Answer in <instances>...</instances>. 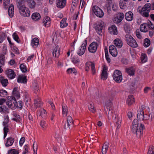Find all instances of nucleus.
<instances>
[{"label":"nucleus","instance_id":"6e6d98bb","mask_svg":"<svg viewBox=\"0 0 154 154\" xmlns=\"http://www.w3.org/2000/svg\"><path fill=\"white\" fill-rule=\"evenodd\" d=\"M14 116V118L13 119V120H14L16 122H19L20 119V116L16 113H14L13 114Z\"/></svg>","mask_w":154,"mask_h":154},{"label":"nucleus","instance_id":"5fc2aeb1","mask_svg":"<svg viewBox=\"0 0 154 154\" xmlns=\"http://www.w3.org/2000/svg\"><path fill=\"white\" fill-rule=\"evenodd\" d=\"M150 44V40L147 38H146L144 41L143 45L145 47H147L149 46Z\"/></svg>","mask_w":154,"mask_h":154},{"label":"nucleus","instance_id":"69168bd1","mask_svg":"<svg viewBox=\"0 0 154 154\" xmlns=\"http://www.w3.org/2000/svg\"><path fill=\"white\" fill-rule=\"evenodd\" d=\"M9 4L10 0H3V4L5 8H7Z\"/></svg>","mask_w":154,"mask_h":154},{"label":"nucleus","instance_id":"72a5a7b5","mask_svg":"<svg viewBox=\"0 0 154 154\" xmlns=\"http://www.w3.org/2000/svg\"><path fill=\"white\" fill-rule=\"evenodd\" d=\"M126 72L130 75H133L134 74L135 69L132 67L126 68Z\"/></svg>","mask_w":154,"mask_h":154},{"label":"nucleus","instance_id":"9b49d317","mask_svg":"<svg viewBox=\"0 0 154 154\" xmlns=\"http://www.w3.org/2000/svg\"><path fill=\"white\" fill-rule=\"evenodd\" d=\"M124 17V14L122 13H119L116 14V24L118 26L121 25Z\"/></svg>","mask_w":154,"mask_h":154},{"label":"nucleus","instance_id":"2f4dec72","mask_svg":"<svg viewBox=\"0 0 154 154\" xmlns=\"http://www.w3.org/2000/svg\"><path fill=\"white\" fill-rule=\"evenodd\" d=\"M109 146V143L107 142H105L103 146L102 149V154H106L107 151L108 150Z\"/></svg>","mask_w":154,"mask_h":154},{"label":"nucleus","instance_id":"ea45409f","mask_svg":"<svg viewBox=\"0 0 154 154\" xmlns=\"http://www.w3.org/2000/svg\"><path fill=\"white\" fill-rule=\"evenodd\" d=\"M109 32L111 34L115 35L116 34V26L112 25L109 27L108 29Z\"/></svg>","mask_w":154,"mask_h":154},{"label":"nucleus","instance_id":"f257e3e1","mask_svg":"<svg viewBox=\"0 0 154 154\" xmlns=\"http://www.w3.org/2000/svg\"><path fill=\"white\" fill-rule=\"evenodd\" d=\"M144 129V125L141 123H140L139 126L138 121L137 119H135L133 120L132 123L131 131L137 137H141L143 135V130Z\"/></svg>","mask_w":154,"mask_h":154},{"label":"nucleus","instance_id":"a211bd4d","mask_svg":"<svg viewBox=\"0 0 154 154\" xmlns=\"http://www.w3.org/2000/svg\"><path fill=\"white\" fill-rule=\"evenodd\" d=\"M51 23L50 18L48 16L45 17L43 20V24L45 27H48L50 25Z\"/></svg>","mask_w":154,"mask_h":154},{"label":"nucleus","instance_id":"603ef678","mask_svg":"<svg viewBox=\"0 0 154 154\" xmlns=\"http://www.w3.org/2000/svg\"><path fill=\"white\" fill-rule=\"evenodd\" d=\"M12 36L14 39L17 43H19L20 42V40L16 32H14Z\"/></svg>","mask_w":154,"mask_h":154},{"label":"nucleus","instance_id":"052dcab7","mask_svg":"<svg viewBox=\"0 0 154 154\" xmlns=\"http://www.w3.org/2000/svg\"><path fill=\"white\" fill-rule=\"evenodd\" d=\"M7 95V93L6 91L4 90H0V96L4 97Z\"/></svg>","mask_w":154,"mask_h":154},{"label":"nucleus","instance_id":"aec40b11","mask_svg":"<svg viewBox=\"0 0 154 154\" xmlns=\"http://www.w3.org/2000/svg\"><path fill=\"white\" fill-rule=\"evenodd\" d=\"M18 88H14L13 91V95L14 97H12V98H13L15 99H16V98H19L20 97V94Z\"/></svg>","mask_w":154,"mask_h":154},{"label":"nucleus","instance_id":"864d4df0","mask_svg":"<svg viewBox=\"0 0 154 154\" xmlns=\"http://www.w3.org/2000/svg\"><path fill=\"white\" fill-rule=\"evenodd\" d=\"M141 61L143 63H145L147 61V57L145 54H142L141 57Z\"/></svg>","mask_w":154,"mask_h":154},{"label":"nucleus","instance_id":"0eeeda50","mask_svg":"<svg viewBox=\"0 0 154 154\" xmlns=\"http://www.w3.org/2000/svg\"><path fill=\"white\" fill-rule=\"evenodd\" d=\"M87 44V40L85 39L82 43L78 51L77 54L79 55H82L85 52Z\"/></svg>","mask_w":154,"mask_h":154},{"label":"nucleus","instance_id":"4c0bfd02","mask_svg":"<svg viewBox=\"0 0 154 154\" xmlns=\"http://www.w3.org/2000/svg\"><path fill=\"white\" fill-rule=\"evenodd\" d=\"M5 53H1L0 54V65L4 66L5 64Z\"/></svg>","mask_w":154,"mask_h":154},{"label":"nucleus","instance_id":"49530a36","mask_svg":"<svg viewBox=\"0 0 154 154\" xmlns=\"http://www.w3.org/2000/svg\"><path fill=\"white\" fill-rule=\"evenodd\" d=\"M88 109L92 113H94L96 112V109L94 105V104L90 103L88 106Z\"/></svg>","mask_w":154,"mask_h":154},{"label":"nucleus","instance_id":"473e14b6","mask_svg":"<svg viewBox=\"0 0 154 154\" xmlns=\"http://www.w3.org/2000/svg\"><path fill=\"white\" fill-rule=\"evenodd\" d=\"M38 115L41 116L42 118L45 117L46 115V112L43 109H40L38 112Z\"/></svg>","mask_w":154,"mask_h":154},{"label":"nucleus","instance_id":"7ed1b4c3","mask_svg":"<svg viewBox=\"0 0 154 154\" xmlns=\"http://www.w3.org/2000/svg\"><path fill=\"white\" fill-rule=\"evenodd\" d=\"M125 40L127 44L131 47L136 48L137 46V44L136 41L131 35L126 34L125 35Z\"/></svg>","mask_w":154,"mask_h":154},{"label":"nucleus","instance_id":"c03bdc74","mask_svg":"<svg viewBox=\"0 0 154 154\" xmlns=\"http://www.w3.org/2000/svg\"><path fill=\"white\" fill-rule=\"evenodd\" d=\"M66 72L69 74L74 73L76 74L77 73V71L74 68H69L67 69Z\"/></svg>","mask_w":154,"mask_h":154},{"label":"nucleus","instance_id":"79ce46f5","mask_svg":"<svg viewBox=\"0 0 154 154\" xmlns=\"http://www.w3.org/2000/svg\"><path fill=\"white\" fill-rule=\"evenodd\" d=\"M123 45V42L121 39L120 38H116V47L120 48H121Z\"/></svg>","mask_w":154,"mask_h":154},{"label":"nucleus","instance_id":"7c9ffc66","mask_svg":"<svg viewBox=\"0 0 154 154\" xmlns=\"http://www.w3.org/2000/svg\"><path fill=\"white\" fill-rule=\"evenodd\" d=\"M32 86L34 91L35 93H37L39 92V87L36 81H35L33 82Z\"/></svg>","mask_w":154,"mask_h":154},{"label":"nucleus","instance_id":"f03ea898","mask_svg":"<svg viewBox=\"0 0 154 154\" xmlns=\"http://www.w3.org/2000/svg\"><path fill=\"white\" fill-rule=\"evenodd\" d=\"M19 8V12L21 15L24 17H29L30 16V12L28 8L22 4L20 6H17Z\"/></svg>","mask_w":154,"mask_h":154},{"label":"nucleus","instance_id":"f704fd0d","mask_svg":"<svg viewBox=\"0 0 154 154\" xmlns=\"http://www.w3.org/2000/svg\"><path fill=\"white\" fill-rule=\"evenodd\" d=\"M148 25L146 23L141 24L140 26V31L143 32H146L148 31Z\"/></svg>","mask_w":154,"mask_h":154},{"label":"nucleus","instance_id":"09e8293b","mask_svg":"<svg viewBox=\"0 0 154 154\" xmlns=\"http://www.w3.org/2000/svg\"><path fill=\"white\" fill-rule=\"evenodd\" d=\"M143 10H146L147 11L149 12L150 9V3L146 4L142 8Z\"/></svg>","mask_w":154,"mask_h":154},{"label":"nucleus","instance_id":"e2e57ef3","mask_svg":"<svg viewBox=\"0 0 154 154\" xmlns=\"http://www.w3.org/2000/svg\"><path fill=\"white\" fill-rule=\"evenodd\" d=\"M15 108H21L22 106V102L20 101H18L17 102H16Z\"/></svg>","mask_w":154,"mask_h":154},{"label":"nucleus","instance_id":"bb28decb","mask_svg":"<svg viewBox=\"0 0 154 154\" xmlns=\"http://www.w3.org/2000/svg\"><path fill=\"white\" fill-rule=\"evenodd\" d=\"M34 104L36 108L40 107L42 105V103L40 98L37 97L35 100Z\"/></svg>","mask_w":154,"mask_h":154},{"label":"nucleus","instance_id":"2eb2a0df","mask_svg":"<svg viewBox=\"0 0 154 154\" xmlns=\"http://www.w3.org/2000/svg\"><path fill=\"white\" fill-rule=\"evenodd\" d=\"M5 73L7 76L10 79H14L16 75L14 71L11 69L6 70L5 71Z\"/></svg>","mask_w":154,"mask_h":154},{"label":"nucleus","instance_id":"680f3d73","mask_svg":"<svg viewBox=\"0 0 154 154\" xmlns=\"http://www.w3.org/2000/svg\"><path fill=\"white\" fill-rule=\"evenodd\" d=\"M40 125L43 129H45L46 127V124L44 121H42L40 123Z\"/></svg>","mask_w":154,"mask_h":154},{"label":"nucleus","instance_id":"a19ab883","mask_svg":"<svg viewBox=\"0 0 154 154\" xmlns=\"http://www.w3.org/2000/svg\"><path fill=\"white\" fill-rule=\"evenodd\" d=\"M139 12L141 14L143 17H148L149 16V12L146 10L143 11V8L141 10H139Z\"/></svg>","mask_w":154,"mask_h":154},{"label":"nucleus","instance_id":"c9c22d12","mask_svg":"<svg viewBox=\"0 0 154 154\" xmlns=\"http://www.w3.org/2000/svg\"><path fill=\"white\" fill-rule=\"evenodd\" d=\"M17 82L19 83H26V76L24 75L19 76L17 79Z\"/></svg>","mask_w":154,"mask_h":154},{"label":"nucleus","instance_id":"dca6fc26","mask_svg":"<svg viewBox=\"0 0 154 154\" xmlns=\"http://www.w3.org/2000/svg\"><path fill=\"white\" fill-rule=\"evenodd\" d=\"M122 80V74L121 72L116 69V82L120 83Z\"/></svg>","mask_w":154,"mask_h":154},{"label":"nucleus","instance_id":"a18cd8bd","mask_svg":"<svg viewBox=\"0 0 154 154\" xmlns=\"http://www.w3.org/2000/svg\"><path fill=\"white\" fill-rule=\"evenodd\" d=\"M8 112L9 110L6 106H0V112L2 113H7Z\"/></svg>","mask_w":154,"mask_h":154},{"label":"nucleus","instance_id":"5701e85b","mask_svg":"<svg viewBox=\"0 0 154 154\" xmlns=\"http://www.w3.org/2000/svg\"><path fill=\"white\" fill-rule=\"evenodd\" d=\"M107 6L108 8V9L109 10H111V8L114 11H116V5L114 3H112V1L110 0L108 2V4L107 5Z\"/></svg>","mask_w":154,"mask_h":154},{"label":"nucleus","instance_id":"c756f323","mask_svg":"<svg viewBox=\"0 0 154 154\" xmlns=\"http://www.w3.org/2000/svg\"><path fill=\"white\" fill-rule=\"evenodd\" d=\"M66 18H63L61 21L60 23V26L62 28L66 27L68 25V23L66 22Z\"/></svg>","mask_w":154,"mask_h":154},{"label":"nucleus","instance_id":"6ab92c4d","mask_svg":"<svg viewBox=\"0 0 154 154\" xmlns=\"http://www.w3.org/2000/svg\"><path fill=\"white\" fill-rule=\"evenodd\" d=\"M66 0H57V6L58 8H63L66 5Z\"/></svg>","mask_w":154,"mask_h":154},{"label":"nucleus","instance_id":"37998d69","mask_svg":"<svg viewBox=\"0 0 154 154\" xmlns=\"http://www.w3.org/2000/svg\"><path fill=\"white\" fill-rule=\"evenodd\" d=\"M124 28L125 32L127 33H129L130 31L131 28L129 24L127 23H125Z\"/></svg>","mask_w":154,"mask_h":154},{"label":"nucleus","instance_id":"a878e982","mask_svg":"<svg viewBox=\"0 0 154 154\" xmlns=\"http://www.w3.org/2000/svg\"><path fill=\"white\" fill-rule=\"evenodd\" d=\"M110 54L113 57H116V47L113 45H110L109 48Z\"/></svg>","mask_w":154,"mask_h":154},{"label":"nucleus","instance_id":"de8ad7c7","mask_svg":"<svg viewBox=\"0 0 154 154\" xmlns=\"http://www.w3.org/2000/svg\"><path fill=\"white\" fill-rule=\"evenodd\" d=\"M28 3L29 6L31 8H34L35 5V3L33 0H28L26 1Z\"/></svg>","mask_w":154,"mask_h":154},{"label":"nucleus","instance_id":"8fccbe9b","mask_svg":"<svg viewBox=\"0 0 154 154\" xmlns=\"http://www.w3.org/2000/svg\"><path fill=\"white\" fill-rule=\"evenodd\" d=\"M78 0H72L71 7L73 10L77 6L78 4Z\"/></svg>","mask_w":154,"mask_h":154},{"label":"nucleus","instance_id":"bf43d9fd","mask_svg":"<svg viewBox=\"0 0 154 154\" xmlns=\"http://www.w3.org/2000/svg\"><path fill=\"white\" fill-rule=\"evenodd\" d=\"M20 68L21 71L23 72H26L27 69L26 66L24 65V64H21L20 65Z\"/></svg>","mask_w":154,"mask_h":154},{"label":"nucleus","instance_id":"b1692460","mask_svg":"<svg viewBox=\"0 0 154 154\" xmlns=\"http://www.w3.org/2000/svg\"><path fill=\"white\" fill-rule=\"evenodd\" d=\"M134 102V98L132 95H129L126 101V103L128 105H131Z\"/></svg>","mask_w":154,"mask_h":154},{"label":"nucleus","instance_id":"ddd939ff","mask_svg":"<svg viewBox=\"0 0 154 154\" xmlns=\"http://www.w3.org/2000/svg\"><path fill=\"white\" fill-rule=\"evenodd\" d=\"M98 44L97 42H93L89 45L88 47L89 51L91 53H95L97 50Z\"/></svg>","mask_w":154,"mask_h":154},{"label":"nucleus","instance_id":"0e129e2a","mask_svg":"<svg viewBox=\"0 0 154 154\" xmlns=\"http://www.w3.org/2000/svg\"><path fill=\"white\" fill-rule=\"evenodd\" d=\"M148 27L150 29H154V25L150 21L148 22Z\"/></svg>","mask_w":154,"mask_h":154},{"label":"nucleus","instance_id":"4468645a","mask_svg":"<svg viewBox=\"0 0 154 154\" xmlns=\"http://www.w3.org/2000/svg\"><path fill=\"white\" fill-rule=\"evenodd\" d=\"M6 103V104L11 109H15L16 100L13 98H12L11 100L9 99Z\"/></svg>","mask_w":154,"mask_h":154},{"label":"nucleus","instance_id":"423d86ee","mask_svg":"<svg viewBox=\"0 0 154 154\" xmlns=\"http://www.w3.org/2000/svg\"><path fill=\"white\" fill-rule=\"evenodd\" d=\"M67 122L64 125L65 129H71L73 126V120L72 117L70 116H68L67 118Z\"/></svg>","mask_w":154,"mask_h":154},{"label":"nucleus","instance_id":"6e6552de","mask_svg":"<svg viewBox=\"0 0 154 154\" xmlns=\"http://www.w3.org/2000/svg\"><path fill=\"white\" fill-rule=\"evenodd\" d=\"M144 107L143 106H142L137 111V118L139 120H143L144 118H146V117L144 116V114L143 109H144Z\"/></svg>","mask_w":154,"mask_h":154},{"label":"nucleus","instance_id":"4d7b16f0","mask_svg":"<svg viewBox=\"0 0 154 154\" xmlns=\"http://www.w3.org/2000/svg\"><path fill=\"white\" fill-rule=\"evenodd\" d=\"M130 92L131 93H133L135 89V84L134 83H132L130 86Z\"/></svg>","mask_w":154,"mask_h":154},{"label":"nucleus","instance_id":"cd10ccee","mask_svg":"<svg viewBox=\"0 0 154 154\" xmlns=\"http://www.w3.org/2000/svg\"><path fill=\"white\" fill-rule=\"evenodd\" d=\"M38 44V40L37 38H35L32 40L31 42V45L33 47H37Z\"/></svg>","mask_w":154,"mask_h":154},{"label":"nucleus","instance_id":"39448f33","mask_svg":"<svg viewBox=\"0 0 154 154\" xmlns=\"http://www.w3.org/2000/svg\"><path fill=\"white\" fill-rule=\"evenodd\" d=\"M105 23L104 22L100 21L94 25V29L99 35H102V30L105 27Z\"/></svg>","mask_w":154,"mask_h":154},{"label":"nucleus","instance_id":"3c124183","mask_svg":"<svg viewBox=\"0 0 154 154\" xmlns=\"http://www.w3.org/2000/svg\"><path fill=\"white\" fill-rule=\"evenodd\" d=\"M55 137L58 141H60L62 140L61 134L59 132H56L55 133Z\"/></svg>","mask_w":154,"mask_h":154},{"label":"nucleus","instance_id":"58836bf2","mask_svg":"<svg viewBox=\"0 0 154 154\" xmlns=\"http://www.w3.org/2000/svg\"><path fill=\"white\" fill-rule=\"evenodd\" d=\"M68 109L66 106L63 105L62 106V113L63 116H66L68 112Z\"/></svg>","mask_w":154,"mask_h":154},{"label":"nucleus","instance_id":"393cba45","mask_svg":"<svg viewBox=\"0 0 154 154\" xmlns=\"http://www.w3.org/2000/svg\"><path fill=\"white\" fill-rule=\"evenodd\" d=\"M14 142V139L13 138L9 137L7 139L5 145L6 147H8L12 145Z\"/></svg>","mask_w":154,"mask_h":154},{"label":"nucleus","instance_id":"774afa93","mask_svg":"<svg viewBox=\"0 0 154 154\" xmlns=\"http://www.w3.org/2000/svg\"><path fill=\"white\" fill-rule=\"evenodd\" d=\"M24 1H28V0H16L17 6H20L21 4H23Z\"/></svg>","mask_w":154,"mask_h":154},{"label":"nucleus","instance_id":"13d9d810","mask_svg":"<svg viewBox=\"0 0 154 154\" xmlns=\"http://www.w3.org/2000/svg\"><path fill=\"white\" fill-rule=\"evenodd\" d=\"M8 154H18V151L15 149H11L8 151Z\"/></svg>","mask_w":154,"mask_h":154},{"label":"nucleus","instance_id":"c85d7f7f","mask_svg":"<svg viewBox=\"0 0 154 154\" xmlns=\"http://www.w3.org/2000/svg\"><path fill=\"white\" fill-rule=\"evenodd\" d=\"M41 18L40 14L38 13H34L32 15V20L34 21H36L39 20Z\"/></svg>","mask_w":154,"mask_h":154},{"label":"nucleus","instance_id":"f3484780","mask_svg":"<svg viewBox=\"0 0 154 154\" xmlns=\"http://www.w3.org/2000/svg\"><path fill=\"white\" fill-rule=\"evenodd\" d=\"M106 107L108 110V114H111V113L112 112V111L113 107L112 103L110 100H109L106 102Z\"/></svg>","mask_w":154,"mask_h":154},{"label":"nucleus","instance_id":"9d476101","mask_svg":"<svg viewBox=\"0 0 154 154\" xmlns=\"http://www.w3.org/2000/svg\"><path fill=\"white\" fill-rule=\"evenodd\" d=\"M61 52L60 48L57 45H55L53 48L52 54L53 56L58 57Z\"/></svg>","mask_w":154,"mask_h":154},{"label":"nucleus","instance_id":"338daca9","mask_svg":"<svg viewBox=\"0 0 154 154\" xmlns=\"http://www.w3.org/2000/svg\"><path fill=\"white\" fill-rule=\"evenodd\" d=\"M30 101V99L29 97V96L28 95H26V96L25 98V103L26 104H29V103H28Z\"/></svg>","mask_w":154,"mask_h":154},{"label":"nucleus","instance_id":"412c9836","mask_svg":"<svg viewBox=\"0 0 154 154\" xmlns=\"http://www.w3.org/2000/svg\"><path fill=\"white\" fill-rule=\"evenodd\" d=\"M133 14L131 11L127 12L125 15V19L128 21H131L133 20Z\"/></svg>","mask_w":154,"mask_h":154},{"label":"nucleus","instance_id":"4be33fe9","mask_svg":"<svg viewBox=\"0 0 154 154\" xmlns=\"http://www.w3.org/2000/svg\"><path fill=\"white\" fill-rule=\"evenodd\" d=\"M8 14L10 17H12L14 15V7L13 4H11L9 6L8 11Z\"/></svg>","mask_w":154,"mask_h":154},{"label":"nucleus","instance_id":"f8f14e48","mask_svg":"<svg viewBox=\"0 0 154 154\" xmlns=\"http://www.w3.org/2000/svg\"><path fill=\"white\" fill-rule=\"evenodd\" d=\"M107 70L108 69L107 66L105 65H103L101 71V79L103 80H106L108 77Z\"/></svg>","mask_w":154,"mask_h":154},{"label":"nucleus","instance_id":"1a4fd4ad","mask_svg":"<svg viewBox=\"0 0 154 154\" xmlns=\"http://www.w3.org/2000/svg\"><path fill=\"white\" fill-rule=\"evenodd\" d=\"M91 69L92 73L93 75H94L96 73V70L94 64L91 62H88L86 63L85 70L88 71L89 70V68Z\"/></svg>","mask_w":154,"mask_h":154},{"label":"nucleus","instance_id":"20e7f679","mask_svg":"<svg viewBox=\"0 0 154 154\" xmlns=\"http://www.w3.org/2000/svg\"><path fill=\"white\" fill-rule=\"evenodd\" d=\"M92 11L97 17L102 18L104 15L103 11L98 6L96 5L92 6L91 7Z\"/></svg>","mask_w":154,"mask_h":154},{"label":"nucleus","instance_id":"e433bc0d","mask_svg":"<svg viewBox=\"0 0 154 154\" xmlns=\"http://www.w3.org/2000/svg\"><path fill=\"white\" fill-rule=\"evenodd\" d=\"M0 81L3 86L6 87L8 85V82L7 79H5L4 77H2L0 78Z\"/></svg>","mask_w":154,"mask_h":154}]
</instances>
